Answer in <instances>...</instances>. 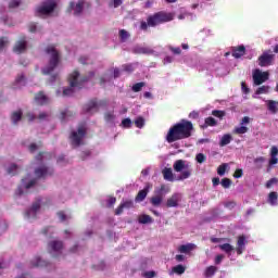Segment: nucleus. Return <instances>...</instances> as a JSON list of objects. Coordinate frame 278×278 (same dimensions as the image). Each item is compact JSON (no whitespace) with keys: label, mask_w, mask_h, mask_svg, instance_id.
Returning <instances> with one entry per match:
<instances>
[{"label":"nucleus","mask_w":278,"mask_h":278,"mask_svg":"<svg viewBox=\"0 0 278 278\" xmlns=\"http://www.w3.org/2000/svg\"><path fill=\"white\" fill-rule=\"evenodd\" d=\"M15 84L17 85H23L25 86V75L24 74H18L17 77L15 78Z\"/></svg>","instance_id":"49"},{"label":"nucleus","mask_w":278,"mask_h":278,"mask_svg":"<svg viewBox=\"0 0 278 278\" xmlns=\"http://www.w3.org/2000/svg\"><path fill=\"white\" fill-rule=\"evenodd\" d=\"M269 75L270 74H268V72H261L260 70H254L252 74L254 86H262V84L268 81Z\"/></svg>","instance_id":"10"},{"label":"nucleus","mask_w":278,"mask_h":278,"mask_svg":"<svg viewBox=\"0 0 278 278\" xmlns=\"http://www.w3.org/2000/svg\"><path fill=\"white\" fill-rule=\"evenodd\" d=\"M122 68L125 73H134L135 71L134 64L131 63L122 65Z\"/></svg>","instance_id":"46"},{"label":"nucleus","mask_w":278,"mask_h":278,"mask_svg":"<svg viewBox=\"0 0 278 278\" xmlns=\"http://www.w3.org/2000/svg\"><path fill=\"white\" fill-rule=\"evenodd\" d=\"M122 126L125 128V129H130L131 127V118H124L122 121Z\"/></svg>","instance_id":"50"},{"label":"nucleus","mask_w":278,"mask_h":278,"mask_svg":"<svg viewBox=\"0 0 278 278\" xmlns=\"http://www.w3.org/2000/svg\"><path fill=\"white\" fill-rule=\"evenodd\" d=\"M147 194H149V189H143L138 192L135 200L137 203H141L144 199H147Z\"/></svg>","instance_id":"27"},{"label":"nucleus","mask_w":278,"mask_h":278,"mask_svg":"<svg viewBox=\"0 0 278 278\" xmlns=\"http://www.w3.org/2000/svg\"><path fill=\"white\" fill-rule=\"evenodd\" d=\"M169 50L172 53H174V55H181V48L169 47Z\"/></svg>","instance_id":"59"},{"label":"nucleus","mask_w":278,"mask_h":278,"mask_svg":"<svg viewBox=\"0 0 278 278\" xmlns=\"http://www.w3.org/2000/svg\"><path fill=\"white\" fill-rule=\"evenodd\" d=\"M37 27H38V26L36 25V23L30 22V23L28 24V31H30V34H36Z\"/></svg>","instance_id":"53"},{"label":"nucleus","mask_w":278,"mask_h":278,"mask_svg":"<svg viewBox=\"0 0 278 278\" xmlns=\"http://www.w3.org/2000/svg\"><path fill=\"white\" fill-rule=\"evenodd\" d=\"M116 203V198L115 197H111L108 200V207H114V204Z\"/></svg>","instance_id":"62"},{"label":"nucleus","mask_w":278,"mask_h":278,"mask_svg":"<svg viewBox=\"0 0 278 278\" xmlns=\"http://www.w3.org/2000/svg\"><path fill=\"white\" fill-rule=\"evenodd\" d=\"M248 131H249V127L241 125L240 127L235 128L233 134H237L240 136L242 134H247Z\"/></svg>","instance_id":"38"},{"label":"nucleus","mask_w":278,"mask_h":278,"mask_svg":"<svg viewBox=\"0 0 278 278\" xmlns=\"http://www.w3.org/2000/svg\"><path fill=\"white\" fill-rule=\"evenodd\" d=\"M35 175L37 179H45L46 177L53 175V169L47 166H41L35 169Z\"/></svg>","instance_id":"14"},{"label":"nucleus","mask_w":278,"mask_h":278,"mask_svg":"<svg viewBox=\"0 0 278 278\" xmlns=\"http://www.w3.org/2000/svg\"><path fill=\"white\" fill-rule=\"evenodd\" d=\"M99 108H108V100H99L93 98L84 105V111L87 114H94L99 112Z\"/></svg>","instance_id":"7"},{"label":"nucleus","mask_w":278,"mask_h":278,"mask_svg":"<svg viewBox=\"0 0 278 278\" xmlns=\"http://www.w3.org/2000/svg\"><path fill=\"white\" fill-rule=\"evenodd\" d=\"M174 170L176 173H181L178 177L179 181H184L185 179H189V177L192 176V169L190 168V165H186V161H184V160H177L174 163Z\"/></svg>","instance_id":"6"},{"label":"nucleus","mask_w":278,"mask_h":278,"mask_svg":"<svg viewBox=\"0 0 278 278\" xmlns=\"http://www.w3.org/2000/svg\"><path fill=\"white\" fill-rule=\"evenodd\" d=\"M38 210H40V200H37L35 203H33L31 207L26 211V217L31 218V216H36Z\"/></svg>","instance_id":"19"},{"label":"nucleus","mask_w":278,"mask_h":278,"mask_svg":"<svg viewBox=\"0 0 278 278\" xmlns=\"http://www.w3.org/2000/svg\"><path fill=\"white\" fill-rule=\"evenodd\" d=\"M220 184L225 189H227V188H231V185L233 184V181H231V179L229 178H223Z\"/></svg>","instance_id":"44"},{"label":"nucleus","mask_w":278,"mask_h":278,"mask_svg":"<svg viewBox=\"0 0 278 278\" xmlns=\"http://www.w3.org/2000/svg\"><path fill=\"white\" fill-rule=\"evenodd\" d=\"M8 45H10L8 37H0V51H3Z\"/></svg>","instance_id":"42"},{"label":"nucleus","mask_w":278,"mask_h":278,"mask_svg":"<svg viewBox=\"0 0 278 278\" xmlns=\"http://www.w3.org/2000/svg\"><path fill=\"white\" fill-rule=\"evenodd\" d=\"M244 247H247V237L244 235H241L238 237L237 240L236 252L238 255H242V253H244Z\"/></svg>","instance_id":"16"},{"label":"nucleus","mask_w":278,"mask_h":278,"mask_svg":"<svg viewBox=\"0 0 278 278\" xmlns=\"http://www.w3.org/2000/svg\"><path fill=\"white\" fill-rule=\"evenodd\" d=\"M173 273L176 275H184V273H186V267L184 265H176L173 267Z\"/></svg>","instance_id":"35"},{"label":"nucleus","mask_w":278,"mask_h":278,"mask_svg":"<svg viewBox=\"0 0 278 278\" xmlns=\"http://www.w3.org/2000/svg\"><path fill=\"white\" fill-rule=\"evenodd\" d=\"M115 118L116 116L114 115L113 112H106L104 114V119L106 121V123H112Z\"/></svg>","instance_id":"45"},{"label":"nucleus","mask_w":278,"mask_h":278,"mask_svg":"<svg viewBox=\"0 0 278 278\" xmlns=\"http://www.w3.org/2000/svg\"><path fill=\"white\" fill-rule=\"evenodd\" d=\"M277 178H270L267 182H266V188H273L274 184H277Z\"/></svg>","instance_id":"61"},{"label":"nucleus","mask_w":278,"mask_h":278,"mask_svg":"<svg viewBox=\"0 0 278 278\" xmlns=\"http://www.w3.org/2000/svg\"><path fill=\"white\" fill-rule=\"evenodd\" d=\"M138 223L140 225H149L153 223V218L150 215L143 214L138 217Z\"/></svg>","instance_id":"25"},{"label":"nucleus","mask_w":278,"mask_h":278,"mask_svg":"<svg viewBox=\"0 0 278 278\" xmlns=\"http://www.w3.org/2000/svg\"><path fill=\"white\" fill-rule=\"evenodd\" d=\"M55 8H58L55 0L42 2L41 5L36 8V16H49V14H53Z\"/></svg>","instance_id":"8"},{"label":"nucleus","mask_w":278,"mask_h":278,"mask_svg":"<svg viewBox=\"0 0 278 278\" xmlns=\"http://www.w3.org/2000/svg\"><path fill=\"white\" fill-rule=\"evenodd\" d=\"M231 142V135L227 134L224 135L219 141V146L227 147Z\"/></svg>","instance_id":"32"},{"label":"nucleus","mask_w":278,"mask_h":278,"mask_svg":"<svg viewBox=\"0 0 278 278\" xmlns=\"http://www.w3.org/2000/svg\"><path fill=\"white\" fill-rule=\"evenodd\" d=\"M84 5H86V8H91L92 4L90 2H86V0H79L76 5L75 3H71V9L74 10V15L75 16H79V14H81V12H84Z\"/></svg>","instance_id":"11"},{"label":"nucleus","mask_w":278,"mask_h":278,"mask_svg":"<svg viewBox=\"0 0 278 278\" xmlns=\"http://www.w3.org/2000/svg\"><path fill=\"white\" fill-rule=\"evenodd\" d=\"M242 175H243L242 169H236V172L233 173L235 179H240V177H242Z\"/></svg>","instance_id":"64"},{"label":"nucleus","mask_w":278,"mask_h":278,"mask_svg":"<svg viewBox=\"0 0 278 278\" xmlns=\"http://www.w3.org/2000/svg\"><path fill=\"white\" fill-rule=\"evenodd\" d=\"M45 53L49 55V59H48V65L42 68V74L51 75V73H53L55 68H58L62 58L60 56V51L55 49V45H49L45 49Z\"/></svg>","instance_id":"2"},{"label":"nucleus","mask_w":278,"mask_h":278,"mask_svg":"<svg viewBox=\"0 0 278 278\" xmlns=\"http://www.w3.org/2000/svg\"><path fill=\"white\" fill-rule=\"evenodd\" d=\"M86 134H88L86 124H80L76 131H72L71 140L72 147L74 149H77L78 147H84V144H86V142L84 141V138H86Z\"/></svg>","instance_id":"5"},{"label":"nucleus","mask_w":278,"mask_h":278,"mask_svg":"<svg viewBox=\"0 0 278 278\" xmlns=\"http://www.w3.org/2000/svg\"><path fill=\"white\" fill-rule=\"evenodd\" d=\"M63 249L64 242L61 240H52L48 243V251H50V253H62Z\"/></svg>","instance_id":"12"},{"label":"nucleus","mask_w":278,"mask_h":278,"mask_svg":"<svg viewBox=\"0 0 278 278\" xmlns=\"http://www.w3.org/2000/svg\"><path fill=\"white\" fill-rule=\"evenodd\" d=\"M123 5V0H113V2H110V8H121Z\"/></svg>","instance_id":"52"},{"label":"nucleus","mask_w":278,"mask_h":278,"mask_svg":"<svg viewBox=\"0 0 278 278\" xmlns=\"http://www.w3.org/2000/svg\"><path fill=\"white\" fill-rule=\"evenodd\" d=\"M277 199H278L277 192L271 191L268 195V201H269L270 205H277Z\"/></svg>","instance_id":"34"},{"label":"nucleus","mask_w":278,"mask_h":278,"mask_svg":"<svg viewBox=\"0 0 278 278\" xmlns=\"http://www.w3.org/2000/svg\"><path fill=\"white\" fill-rule=\"evenodd\" d=\"M192 134H194V124L186 118H182L168 129L165 140L168 142V144H173V142L192 138Z\"/></svg>","instance_id":"1"},{"label":"nucleus","mask_w":278,"mask_h":278,"mask_svg":"<svg viewBox=\"0 0 278 278\" xmlns=\"http://www.w3.org/2000/svg\"><path fill=\"white\" fill-rule=\"evenodd\" d=\"M22 118H23V111L21 110L14 111L11 115V121L13 125H17L18 121H21Z\"/></svg>","instance_id":"24"},{"label":"nucleus","mask_w":278,"mask_h":278,"mask_svg":"<svg viewBox=\"0 0 278 278\" xmlns=\"http://www.w3.org/2000/svg\"><path fill=\"white\" fill-rule=\"evenodd\" d=\"M135 53L147 54V53H149V49H147V48H137V49H135Z\"/></svg>","instance_id":"58"},{"label":"nucleus","mask_w":278,"mask_h":278,"mask_svg":"<svg viewBox=\"0 0 278 278\" xmlns=\"http://www.w3.org/2000/svg\"><path fill=\"white\" fill-rule=\"evenodd\" d=\"M264 162H266V157H264V156H258V157L254 159L255 168H262L264 166Z\"/></svg>","instance_id":"33"},{"label":"nucleus","mask_w":278,"mask_h":278,"mask_svg":"<svg viewBox=\"0 0 278 278\" xmlns=\"http://www.w3.org/2000/svg\"><path fill=\"white\" fill-rule=\"evenodd\" d=\"M218 125V122L210 116L204 119V125L201 126L202 129H207V127H216Z\"/></svg>","instance_id":"22"},{"label":"nucleus","mask_w":278,"mask_h":278,"mask_svg":"<svg viewBox=\"0 0 278 278\" xmlns=\"http://www.w3.org/2000/svg\"><path fill=\"white\" fill-rule=\"evenodd\" d=\"M179 206V194L175 193L167 199L166 207H178Z\"/></svg>","instance_id":"20"},{"label":"nucleus","mask_w":278,"mask_h":278,"mask_svg":"<svg viewBox=\"0 0 278 278\" xmlns=\"http://www.w3.org/2000/svg\"><path fill=\"white\" fill-rule=\"evenodd\" d=\"M135 125L138 127V129H142L144 127V117L139 116L135 119Z\"/></svg>","instance_id":"40"},{"label":"nucleus","mask_w":278,"mask_h":278,"mask_svg":"<svg viewBox=\"0 0 278 278\" xmlns=\"http://www.w3.org/2000/svg\"><path fill=\"white\" fill-rule=\"evenodd\" d=\"M119 38H121L122 42H125V40H127L129 38V33L125 29H121Z\"/></svg>","instance_id":"47"},{"label":"nucleus","mask_w":278,"mask_h":278,"mask_svg":"<svg viewBox=\"0 0 278 278\" xmlns=\"http://www.w3.org/2000/svg\"><path fill=\"white\" fill-rule=\"evenodd\" d=\"M275 62V54L267 50L262 53L261 56H258V66H273V63Z\"/></svg>","instance_id":"9"},{"label":"nucleus","mask_w":278,"mask_h":278,"mask_svg":"<svg viewBox=\"0 0 278 278\" xmlns=\"http://www.w3.org/2000/svg\"><path fill=\"white\" fill-rule=\"evenodd\" d=\"M268 90H270L269 86H261L256 89L255 94H268Z\"/></svg>","instance_id":"36"},{"label":"nucleus","mask_w":278,"mask_h":278,"mask_svg":"<svg viewBox=\"0 0 278 278\" xmlns=\"http://www.w3.org/2000/svg\"><path fill=\"white\" fill-rule=\"evenodd\" d=\"M236 201H229L225 203V207H227L228 210H233V207H236Z\"/></svg>","instance_id":"60"},{"label":"nucleus","mask_w":278,"mask_h":278,"mask_svg":"<svg viewBox=\"0 0 278 278\" xmlns=\"http://www.w3.org/2000/svg\"><path fill=\"white\" fill-rule=\"evenodd\" d=\"M90 155H91L90 150L83 151V152L80 153L81 160H86L87 157H90Z\"/></svg>","instance_id":"63"},{"label":"nucleus","mask_w":278,"mask_h":278,"mask_svg":"<svg viewBox=\"0 0 278 278\" xmlns=\"http://www.w3.org/2000/svg\"><path fill=\"white\" fill-rule=\"evenodd\" d=\"M212 116H215V118H219V121H223V118L227 116V112L220 110H213Z\"/></svg>","instance_id":"31"},{"label":"nucleus","mask_w":278,"mask_h":278,"mask_svg":"<svg viewBox=\"0 0 278 278\" xmlns=\"http://www.w3.org/2000/svg\"><path fill=\"white\" fill-rule=\"evenodd\" d=\"M197 245L194 243L182 244L178 248L179 253H190V251H194Z\"/></svg>","instance_id":"23"},{"label":"nucleus","mask_w":278,"mask_h":278,"mask_svg":"<svg viewBox=\"0 0 278 278\" xmlns=\"http://www.w3.org/2000/svg\"><path fill=\"white\" fill-rule=\"evenodd\" d=\"M131 207H134V200L123 201L115 210V216H121L124 210H131Z\"/></svg>","instance_id":"15"},{"label":"nucleus","mask_w":278,"mask_h":278,"mask_svg":"<svg viewBox=\"0 0 278 278\" xmlns=\"http://www.w3.org/2000/svg\"><path fill=\"white\" fill-rule=\"evenodd\" d=\"M245 53L247 48L244 46L232 48V58H235L236 60H240V58H242V55H244Z\"/></svg>","instance_id":"17"},{"label":"nucleus","mask_w":278,"mask_h":278,"mask_svg":"<svg viewBox=\"0 0 278 278\" xmlns=\"http://www.w3.org/2000/svg\"><path fill=\"white\" fill-rule=\"evenodd\" d=\"M267 108L269 110V112H271L273 114H277L278 112V102L275 100H268L267 101Z\"/></svg>","instance_id":"26"},{"label":"nucleus","mask_w":278,"mask_h":278,"mask_svg":"<svg viewBox=\"0 0 278 278\" xmlns=\"http://www.w3.org/2000/svg\"><path fill=\"white\" fill-rule=\"evenodd\" d=\"M144 88V83H137L132 86V92H140Z\"/></svg>","instance_id":"48"},{"label":"nucleus","mask_w":278,"mask_h":278,"mask_svg":"<svg viewBox=\"0 0 278 278\" xmlns=\"http://www.w3.org/2000/svg\"><path fill=\"white\" fill-rule=\"evenodd\" d=\"M165 181H175V176L173 174V168L165 167L162 170Z\"/></svg>","instance_id":"21"},{"label":"nucleus","mask_w":278,"mask_h":278,"mask_svg":"<svg viewBox=\"0 0 278 278\" xmlns=\"http://www.w3.org/2000/svg\"><path fill=\"white\" fill-rule=\"evenodd\" d=\"M20 5H21V0H12V1L9 3V8H10V9L18 8Z\"/></svg>","instance_id":"54"},{"label":"nucleus","mask_w":278,"mask_h":278,"mask_svg":"<svg viewBox=\"0 0 278 278\" xmlns=\"http://www.w3.org/2000/svg\"><path fill=\"white\" fill-rule=\"evenodd\" d=\"M25 181H26V179L23 178V179H22V184H23V186H24V188H25L26 190H29V188H34V186H35L36 184H38V179H37V178H34V179L29 180L28 182H25Z\"/></svg>","instance_id":"30"},{"label":"nucleus","mask_w":278,"mask_h":278,"mask_svg":"<svg viewBox=\"0 0 278 278\" xmlns=\"http://www.w3.org/2000/svg\"><path fill=\"white\" fill-rule=\"evenodd\" d=\"M227 170V163H223L222 165L218 166L217 168V175H219L220 177H223V175H225Z\"/></svg>","instance_id":"43"},{"label":"nucleus","mask_w":278,"mask_h":278,"mask_svg":"<svg viewBox=\"0 0 278 278\" xmlns=\"http://www.w3.org/2000/svg\"><path fill=\"white\" fill-rule=\"evenodd\" d=\"M13 51L14 53H25V51H27V37H21L13 47Z\"/></svg>","instance_id":"13"},{"label":"nucleus","mask_w":278,"mask_h":278,"mask_svg":"<svg viewBox=\"0 0 278 278\" xmlns=\"http://www.w3.org/2000/svg\"><path fill=\"white\" fill-rule=\"evenodd\" d=\"M78 61H79L80 64L86 65V64H88V62L90 61V58H88L87 55H83V56H80V58L78 59Z\"/></svg>","instance_id":"57"},{"label":"nucleus","mask_w":278,"mask_h":278,"mask_svg":"<svg viewBox=\"0 0 278 278\" xmlns=\"http://www.w3.org/2000/svg\"><path fill=\"white\" fill-rule=\"evenodd\" d=\"M219 249L222 251H224L225 253H231V251H233V245L229 244V243H224L219 245Z\"/></svg>","instance_id":"37"},{"label":"nucleus","mask_w":278,"mask_h":278,"mask_svg":"<svg viewBox=\"0 0 278 278\" xmlns=\"http://www.w3.org/2000/svg\"><path fill=\"white\" fill-rule=\"evenodd\" d=\"M200 114L198 111H192L189 113V118H191L192 121H198Z\"/></svg>","instance_id":"55"},{"label":"nucleus","mask_w":278,"mask_h":278,"mask_svg":"<svg viewBox=\"0 0 278 278\" xmlns=\"http://www.w3.org/2000/svg\"><path fill=\"white\" fill-rule=\"evenodd\" d=\"M175 18L173 13L166 11H159L148 16L149 27H157V25H164V23H170Z\"/></svg>","instance_id":"3"},{"label":"nucleus","mask_w":278,"mask_h":278,"mask_svg":"<svg viewBox=\"0 0 278 278\" xmlns=\"http://www.w3.org/2000/svg\"><path fill=\"white\" fill-rule=\"evenodd\" d=\"M94 77V72H89L88 75L80 76L77 71H74L71 75V92L73 94V90L75 88H78V90H81L90 79Z\"/></svg>","instance_id":"4"},{"label":"nucleus","mask_w":278,"mask_h":278,"mask_svg":"<svg viewBox=\"0 0 278 278\" xmlns=\"http://www.w3.org/2000/svg\"><path fill=\"white\" fill-rule=\"evenodd\" d=\"M195 160H197L198 164H203V162H205V160H206L205 154L198 153L195 156Z\"/></svg>","instance_id":"51"},{"label":"nucleus","mask_w":278,"mask_h":278,"mask_svg":"<svg viewBox=\"0 0 278 278\" xmlns=\"http://www.w3.org/2000/svg\"><path fill=\"white\" fill-rule=\"evenodd\" d=\"M216 270H218V267H216V266H208L205 269V271H204V276L206 278L214 277V275H216Z\"/></svg>","instance_id":"29"},{"label":"nucleus","mask_w":278,"mask_h":278,"mask_svg":"<svg viewBox=\"0 0 278 278\" xmlns=\"http://www.w3.org/2000/svg\"><path fill=\"white\" fill-rule=\"evenodd\" d=\"M164 198L162 195H154L150 199V203L154 205V207H160L162 205V201Z\"/></svg>","instance_id":"28"},{"label":"nucleus","mask_w":278,"mask_h":278,"mask_svg":"<svg viewBox=\"0 0 278 278\" xmlns=\"http://www.w3.org/2000/svg\"><path fill=\"white\" fill-rule=\"evenodd\" d=\"M9 175H16L18 173V165L11 164L10 167L7 169Z\"/></svg>","instance_id":"39"},{"label":"nucleus","mask_w":278,"mask_h":278,"mask_svg":"<svg viewBox=\"0 0 278 278\" xmlns=\"http://www.w3.org/2000/svg\"><path fill=\"white\" fill-rule=\"evenodd\" d=\"M41 233H42L43 236H48V238H51V236H53V227L48 226V227L43 228V229L41 230Z\"/></svg>","instance_id":"41"},{"label":"nucleus","mask_w":278,"mask_h":278,"mask_svg":"<svg viewBox=\"0 0 278 278\" xmlns=\"http://www.w3.org/2000/svg\"><path fill=\"white\" fill-rule=\"evenodd\" d=\"M35 101L38 105H47L49 103V97L45 92L40 91L35 96Z\"/></svg>","instance_id":"18"},{"label":"nucleus","mask_w":278,"mask_h":278,"mask_svg":"<svg viewBox=\"0 0 278 278\" xmlns=\"http://www.w3.org/2000/svg\"><path fill=\"white\" fill-rule=\"evenodd\" d=\"M278 155V148L277 146H273L270 149V157H277Z\"/></svg>","instance_id":"56"}]
</instances>
